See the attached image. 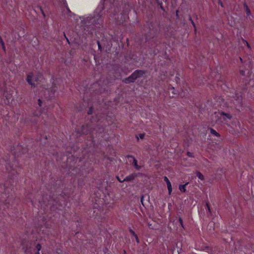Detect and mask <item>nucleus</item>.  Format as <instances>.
Listing matches in <instances>:
<instances>
[{
	"label": "nucleus",
	"instance_id": "obj_5",
	"mask_svg": "<svg viewBox=\"0 0 254 254\" xmlns=\"http://www.w3.org/2000/svg\"><path fill=\"white\" fill-rule=\"evenodd\" d=\"M91 132V137H93L94 134L97 133H101L104 132V128L97 124H93L91 122V127L90 128Z\"/></svg>",
	"mask_w": 254,
	"mask_h": 254
},
{
	"label": "nucleus",
	"instance_id": "obj_8",
	"mask_svg": "<svg viewBox=\"0 0 254 254\" xmlns=\"http://www.w3.org/2000/svg\"><path fill=\"white\" fill-rule=\"evenodd\" d=\"M164 180L165 182H166V183L167 184V188H168V191H169V194H170L172 192V190L171 182L169 180L168 178L166 176L164 177Z\"/></svg>",
	"mask_w": 254,
	"mask_h": 254
},
{
	"label": "nucleus",
	"instance_id": "obj_4",
	"mask_svg": "<svg viewBox=\"0 0 254 254\" xmlns=\"http://www.w3.org/2000/svg\"><path fill=\"white\" fill-rule=\"evenodd\" d=\"M100 16L99 15L94 17H88L85 22V26L88 27L93 25L97 27V25H100V21L101 20L100 19Z\"/></svg>",
	"mask_w": 254,
	"mask_h": 254
},
{
	"label": "nucleus",
	"instance_id": "obj_2",
	"mask_svg": "<svg viewBox=\"0 0 254 254\" xmlns=\"http://www.w3.org/2000/svg\"><path fill=\"white\" fill-rule=\"evenodd\" d=\"M120 65L119 64H114L112 66V69L108 72V76L112 80L119 79L121 77V73L120 71Z\"/></svg>",
	"mask_w": 254,
	"mask_h": 254
},
{
	"label": "nucleus",
	"instance_id": "obj_35",
	"mask_svg": "<svg viewBox=\"0 0 254 254\" xmlns=\"http://www.w3.org/2000/svg\"><path fill=\"white\" fill-rule=\"evenodd\" d=\"M51 91L53 92V93H54V92H55L53 88L51 89Z\"/></svg>",
	"mask_w": 254,
	"mask_h": 254
},
{
	"label": "nucleus",
	"instance_id": "obj_37",
	"mask_svg": "<svg viewBox=\"0 0 254 254\" xmlns=\"http://www.w3.org/2000/svg\"><path fill=\"white\" fill-rule=\"evenodd\" d=\"M161 8L163 10H164V9L163 8V7L161 5Z\"/></svg>",
	"mask_w": 254,
	"mask_h": 254
},
{
	"label": "nucleus",
	"instance_id": "obj_34",
	"mask_svg": "<svg viewBox=\"0 0 254 254\" xmlns=\"http://www.w3.org/2000/svg\"><path fill=\"white\" fill-rule=\"evenodd\" d=\"M34 81H38V78H37V77L34 78Z\"/></svg>",
	"mask_w": 254,
	"mask_h": 254
},
{
	"label": "nucleus",
	"instance_id": "obj_13",
	"mask_svg": "<svg viewBox=\"0 0 254 254\" xmlns=\"http://www.w3.org/2000/svg\"><path fill=\"white\" fill-rule=\"evenodd\" d=\"M189 184V183H186L185 185H180L179 186V190L181 191L182 192H186V186L187 185H188Z\"/></svg>",
	"mask_w": 254,
	"mask_h": 254
},
{
	"label": "nucleus",
	"instance_id": "obj_3",
	"mask_svg": "<svg viewBox=\"0 0 254 254\" xmlns=\"http://www.w3.org/2000/svg\"><path fill=\"white\" fill-rule=\"evenodd\" d=\"M32 242L25 239H23L21 242L22 250L26 254H32Z\"/></svg>",
	"mask_w": 254,
	"mask_h": 254
},
{
	"label": "nucleus",
	"instance_id": "obj_21",
	"mask_svg": "<svg viewBox=\"0 0 254 254\" xmlns=\"http://www.w3.org/2000/svg\"><path fill=\"white\" fill-rule=\"evenodd\" d=\"M206 207H207V208L208 209V212H209L210 214H211V210H210V205H209V203L208 202H206Z\"/></svg>",
	"mask_w": 254,
	"mask_h": 254
},
{
	"label": "nucleus",
	"instance_id": "obj_9",
	"mask_svg": "<svg viewBox=\"0 0 254 254\" xmlns=\"http://www.w3.org/2000/svg\"><path fill=\"white\" fill-rule=\"evenodd\" d=\"M33 78L32 74H28L26 78V81L29 84L31 85L32 87H35L36 84L32 82V80Z\"/></svg>",
	"mask_w": 254,
	"mask_h": 254
},
{
	"label": "nucleus",
	"instance_id": "obj_39",
	"mask_svg": "<svg viewBox=\"0 0 254 254\" xmlns=\"http://www.w3.org/2000/svg\"><path fill=\"white\" fill-rule=\"evenodd\" d=\"M236 100H240V99H239V96H238V97H237Z\"/></svg>",
	"mask_w": 254,
	"mask_h": 254
},
{
	"label": "nucleus",
	"instance_id": "obj_42",
	"mask_svg": "<svg viewBox=\"0 0 254 254\" xmlns=\"http://www.w3.org/2000/svg\"><path fill=\"white\" fill-rule=\"evenodd\" d=\"M136 138H137V140L139 139V138H138V137L137 135H136Z\"/></svg>",
	"mask_w": 254,
	"mask_h": 254
},
{
	"label": "nucleus",
	"instance_id": "obj_12",
	"mask_svg": "<svg viewBox=\"0 0 254 254\" xmlns=\"http://www.w3.org/2000/svg\"><path fill=\"white\" fill-rule=\"evenodd\" d=\"M0 44L2 47V50L4 53L6 52V48L5 46L4 42H3L2 37L0 36Z\"/></svg>",
	"mask_w": 254,
	"mask_h": 254
},
{
	"label": "nucleus",
	"instance_id": "obj_30",
	"mask_svg": "<svg viewBox=\"0 0 254 254\" xmlns=\"http://www.w3.org/2000/svg\"><path fill=\"white\" fill-rule=\"evenodd\" d=\"M179 222H180L181 225H182V226L183 227V220L181 217L179 218Z\"/></svg>",
	"mask_w": 254,
	"mask_h": 254
},
{
	"label": "nucleus",
	"instance_id": "obj_15",
	"mask_svg": "<svg viewBox=\"0 0 254 254\" xmlns=\"http://www.w3.org/2000/svg\"><path fill=\"white\" fill-rule=\"evenodd\" d=\"M196 176L201 180H203L204 179L203 175L199 171H197L196 172Z\"/></svg>",
	"mask_w": 254,
	"mask_h": 254
},
{
	"label": "nucleus",
	"instance_id": "obj_31",
	"mask_svg": "<svg viewBox=\"0 0 254 254\" xmlns=\"http://www.w3.org/2000/svg\"><path fill=\"white\" fill-rule=\"evenodd\" d=\"M134 237H135V240H136V242H137V243H139V239H138V237H137V235H135V236H134Z\"/></svg>",
	"mask_w": 254,
	"mask_h": 254
},
{
	"label": "nucleus",
	"instance_id": "obj_18",
	"mask_svg": "<svg viewBox=\"0 0 254 254\" xmlns=\"http://www.w3.org/2000/svg\"><path fill=\"white\" fill-rule=\"evenodd\" d=\"M244 6L246 7V12H247V14L248 15H249V13H250V9H249V8L248 7V6L247 5V4L246 3L244 4Z\"/></svg>",
	"mask_w": 254,
	"mask_h": 254
},
{
	"label": "nucleus",
	"instance_id": "obj_29",
	"mask_svg": "<svg viewBox=\"0 0 254 254\" xmlns=\"http://www.w3.org/2000/svg\"><path fill=\"white\" fill-rule=\"evenodd\" d=\"M187 155L189 156V157H193L192 155V153L191 152H187Z\"/></svg>",
	"mask_w": 254,
	"mask_h": 254
},
{
	"label": "nucleus",
	"instance_id": "obj_41",
	"mask_svg": "<svg viewBox=\"0 0 254 254\" xmlns=\"http://www.w3.org/2000/svg\"><path fill=\"white\" fill-rule=\"evenodd\" d=\"M35 254H40V253H39V252H36L35 253Z\"/></svg>",
	"mask_w": 254,
	"mask_h": 254
},
{
	"label": "nucleus",
	"instance_id": "obj_23",
	"mask_svg": "<svg viewBox=\"0 0 254 254\" xmlns=\"http://www.w3.org/2000/svg\"><path fill=\"white\" fill-rule=\"evenodd\" d=\"M97 44H98V49L100 51H101L102 50V48L101 45L100 44V43L99 41H97Z\"/></svg>",
	"mask_w": 254,
	"mask_h": 254
},
{
	"label": "nucleus",
	"instance_id": "obj_28",
	"mask_svg": "<svg viewBox=\"0 0 254 254\" xmlns=\"http://www.w3.org/2000/svg\"><path fill=\"white\" fill-rule=\"evenodd\" d=\"M38 104L41 107L42 106V101L41 99H38Z\"/></svg>",
	"mask_w": 254,
	"mask_h": 254
},
{
	"label": "nucleus",
	"instance_id": "obj_40",
	"mask_svg": "<svg viewBox=\"0 0 254 254\" xmlns=\"http://www.w3.org/2000/svg\"><path fill=\"white\" fill-rule=\"evenodd\" d=\"M178 10H177V11H176V15H177V16H178Z\"/></svg>",
	"mask_w": 254,
	"mask_h": 254
},
{
	"label": "nucleus",
	"instance_id": "obj_24",
	"mask_svg": "<svg viewBox=\"0 0 254 254\" xmlns=\"http://www.w3.org/2000/svg\"><path fill=\"white\" fill-rule=\"evenodd\" d=\"M38 8H39V9H40L42 14H43V16L44 17H46V15H45V14L44 13V11H43L42 8L41 6H38Z\"/></svg>",
	"mask_w": 254,
	"mask_h": 254
},
{
	"label": "nucleus",
	"instance_id": "obj_6",
	"mask_svg": "<svg viewBox=\"0 0 254 254\" xmlns=\"http://www.w3.org/2000/svg\"><path fill=\"white\" fill-rule=\"evenodd\" d=\"M136 79L135 76L133 72L129 77L124 78L122 82L126 84H129L134 82Z\"/></svg>",
	"mask_w": 254,
	"mask_h": 254
},
{
	"label": "nucleus",
	"instance_id": "obj_27",
	"mask_svg": "<svg viewBox=\"0 0 254 254\" xmlns=\"http://www.w3.org/2000/svg\"><path fill=\"white\" fill-rule=\"evenodd\" d=\"M129 231V232L130 233V234H132L133 236H135V235H136V234L135 233V232L131 229H130Z\"/></svg>",
	"mask_w": 254,
	"mask_h": 254
},
{
	"label": "nucleus",
	"instance_id": "obj_26",
	"mask_svg": "<svg viewBox=\"0 0 254 254\" xmlns=\"http://www.w3.org/2000/svg\"><path fill=\"white\" fill-rule=\"evenodd\" d=\"M138 135H139L140 138L143 139H144L145 134L144 133H140V134H139Z\"/></svg>",
	"mask_w": 254,
	"mask_h": 254
},
{
	"label": "nucleus",
	"instance_id": "obj_11",
	"mask_svg": "<svg viewBox=\"0 0 254 254\" xmlns=\"http://www.w3.org/2000/svg\"><path fill=\"white\" fill-rule=\"evenodd\" d=\"M127 157L128 158L129 157L130 158H132L133 159V165L135 167V168L137 169H139V168H140V166H139L138 165H137V161L136 160V159L133 156H131V155H127Z\"/></svg>",
	"mask_w": 254,
	"mask_h": 254
},
{
	"label": "nucleus",
	"instance_id": "obj_20",
	"mask_svg": "<svg viewBox=\"0 0 254 254\" xmlns=\"http://www.w3.org/2000/svg\"><path fill=\"white\" fill-rule=\"evenodd\" d=\"M93 107H91L89 108V110H88V112H87V114H88V115H91V114H92V113H93Z\"/></svg>",
	"mask_w": 254,
	"mask_h": 254
},
{
	"label": "nucleus",
	"instance_id": "obj_10",
	"mask_svg": "<svg viewBox=\"0 0 254 254\" xmlns=\"http://www.w3.org/2000/svg\"><path fill=\"white\" fill-rule=\"evenodd\" d=\"M136 176H137V175L136 174H131V175H129L128 176H127V177L124 178L123 180V181L131 182L132 180H133Z\"/></svg>",
	"mask_w": 254,
	"mask_h": 254
},
{
	"label": "nucleus",
	"instance_id": "obj_17",
	"mask_svg": "<svg viewBox=\"0 0 254 254\" xmlns=\"http://www.w3.org/2000/svg\"><path fill=\"white\" fill-rule=\"evenodd\" d=\"M41 248H42V246H41V244H38L36 246V249L37 251V252H39V251L41 250Z\"/></svg>",
	"mask_w": 254,
	"mask_h": 254
},
{
	"label": "nucleus",
	"instance_id": "obj_16",
	"mask_svg": "<svg viewBox=\"0 0 254 254\" xmlns=\"http://www.w3.org/2000/svg\"><path fill=\"white\" fill-rule=\"evenodd\" d=\"M210 132L211 134H213V135H215V136H217V137H220V135L219 133H218L216 130H215L214 129H213V128H210Z\"/></svg>",
	"mask_w": 254,
	"mask_h": 254
},
{
	"label": "nucleus",
	"instance_id": "obj_14",
	"mask_svg": "<svg viewBox=\"0 0 254 254\" xmlns=\"http://www.w3.org/2000/svg\"><path fill=\"white\" fill-rule=\"evenodd\" d=\"M221 116H225L229 120H231V118H232V116L230 114L226 113H224L223 112H222L221 113Z\"/></svg>",
	"mask_w": 254,
	"mask_h": 254
},
{
	"label": "nucleus",
	"instance_id": "obj_1",
	"mask_svg": "<svg viewBox=\"0 0 254 254\" xmlns=\"http://www.w3.org/2000/svg\"><path fill=\"white\" fill-rule=\"evenodd\" d=\"M91 121H89L85 125H82L80 128L75 130L74 133L76 137H79L82 135L89 134L91 137Z\"/></svg>",
	"mask_w": 254,
	"mask_h": 254
},
{
	"label": "nucleus",
	"instance_id": "obj_19",
	"mask_svg": "<svg viewBox=\"0 0 254 254\" xmlns=\"http://www.w3.org/2000/svg\"><path fill=\"white\" fill-rule=\"evenodd\" d=\"M189 20L190 21V22L192 24V25H193V26L194 28V29H195V23H194V21H193V20L192 19V18H191V17L190 16L189 17Z\"/></svg>",
	"mask_w": 254,
	"mask_h": 254
},
{
	"label": "nucleus",
	"instance_id": "obj_22",
	"mask_svg": "<svg viewBox=\"0 0 254 254\" xmlns=\"http://www.w3.org/2000/svg\"><path fill=\"white\" fill-rule=\"evenodd\" d=\"M206 207H207V208L208 209V212H209L210 214H211V210H210V205H209V203L208 202H206Z\"/></svg>",
	"mask_w": 254,
	"mask_h": 254
},
{
	"label": "nucleus",
	"instance_id": "obj_32",
	"mask_svg": "<svg viewBox=\"0 0 254 254\" xmlns=\"http://www.w3.org/2000/svg\"><path fill=\"white\" fill-rule=\"evenodd\" d=\"M143 197H144V196H143V195H142V196H141V203H142V204L143 205H144V204H143Z\"/></svg>",
	"mask_w": 254,
	"mask_h": 254
},
{
	"label": "nucleus",
	"instance_id": "obj_38",
	"mask_svg": "<svg viewBox=\"0 0 254 254\" xmlns=\"http://www.w3.org/2000/svg\"><path fill=\"white\" fill-rule=\"evenodd\" d=\"M247 46L248 47V48L250 47V45L248 43H247Z\"/></svg>",
	"mask_w": 254,
	"mask_h": 254
},
{
	"label": "nucleus",
	"instance_id": "obj_36",
	"mask_svg": "<svg viewBox=\"0 0 254 254\" xmlns=\"http://www.w3.org/2000/svg\"><path fill=\"white\" fill-rule=\"evenodd\" d=\"M219 3L220 4L222 7H223V4L221 2H220Z\"/></svg>",
	"mask_w": 254,
	"mask_h": 254
},
{
	"label": "nucleus",
	"instance_id": "obj_7",
	"mask_svg": "<svg viewBox=\"0 0 254 254\" xmlns=\"http://www.w3.org/2000/svg\"><path fill=\"white\" fill-rule=\"evenodd\" d=\"M136 78L142 77L146 73V71L137 69L133 72Z\"/></svg>",
	"mask_w": 254,
	"mask_h": 254
},
{
	"label": "nucleus",
	"instance_id": "obj_43",
	"mask_svg": "<svg viewBox=\"0 0 254 254\" xmlns=\"http://www.w3.org/2000/svg\"><path fill=\"white\" fill-rule=\"evenodd\" d=\"M148 41V40L147 39V38H146V41Z\"/></svg>",
	"mask_w": 254,
	"mask_h": 254
},
{
	"label": "nucleus",
	"instance_id": "obj_25",
	"mask_svg": "<svg viewBox=\"0 0 254 254\" xmlns=\"http://www.w3.org/2000/svg\"><path fill=\"white\" fill-rule=\"evenodd\" d=\"M122 178H121L119 176H117V179H118V180L121 182V183H122V182H124V181H123V180L124 179H123V176H122Z\"/></svg>",
	"mask_w": 254,
	"mask_h": 254
},
{
	"label": "nucleus",
	"instance_id": "obj_33",
	"mask_svg": "<svg viewBox=\"0 0 254 254\" xmlns=\"http://www.w3.org/2000/svg\"><path fill=\"white\" fill-rule=\"evenodd\" d=\"M240 74L242 75H245V71H243V70H241L240 71Z\"/></svg>",
	"mask_w": 254,
	"mask_h": 254
}]
</instances>
